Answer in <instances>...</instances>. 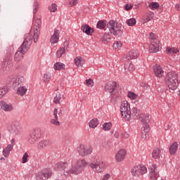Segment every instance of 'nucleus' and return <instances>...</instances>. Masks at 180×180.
I'll return each mask as SVG.
<instances>
[{"mask_svg":"<svg viewBox=\"0 0 180 180\" xmlns=\"http://www.w3.org/2000/svg\"><path fill=\"white\" fill-rule=\"evenodd\" d=\"M172 127V125L171 124H166L165 126V130H169Z\"/></svg>","mask_w":180,"mask_h":180,"instance_id":"nucleus-59","label":"nucleus"},{"mask_svg":"<svg viewBox=\"0 0 180 180\" xmlns=\"http://www.w3.org/2000/svg\"><path fill=\"white\" fill-rule=\"evenodd\" d=\"M13 149V148H12L11 145H8L4 150H3V155L6 157L9 156V154H11V151H12V150Z\"/></svg>","mask_w":180,"mask_h":180,"instance_id":"nucleus-31","label":"nucleus"},{"mask_svg":"<svg viewBox=\"0 0 180 180\" xmlns=\"http://www.w3.org/2000/svg\"><path fill=\"white\" fill-rule=\"evenodd\" d=\"M10 146H12V148H13L15 146V139H11V144Z\"/></svg>","mask_w":180,"mask_h":180,"instance_id":"nucleus-62","label":"nucleus"},{"mask_svg":"<svg viewBox=\"0 0 180 180\" xmlns=\"http://www.w3.org/2000/svg\"><path fill=\"white\" fill-rule=\"evenodd\" d=\"M75 64L76 67H82L85 64V60L81 56H77L75 58Z\"/></svg>","mask_w":180,"mask_h":180,"instance_id":"nucleus-26","label":"nucleus"},{"mask_svg":"<svg viewBox=\"0 0 180 180\" xmlns=\"http://www.w3.org/2000/svg\"><path fill=\"white\" fill-rule=\"evenodd\" d=\"M37 11H39V7H38V6H36V7L34 8V13H36V12H37Z\"/></svg>","mask_w":180,"mask_h":180,"instance_id":"nucleus-64","label":"nucleus"},{"mask_svg":"<svg viewBox=\"0 0 180 180\" xmlns=\"http://www.w3.org/2000/svg\"><path fill=\"white\" fill-rule=\"evenodd\" d=\"M124 70L127 72H133L135 70L134 65L130 61L127 62L124 65Z\"/></svg>","mask_w":180,"mask_h":180,"instance_id":"nucleus-25","label":"nucleus"},{"mask_svg":"<svg viewBox=\"0 0 180 180\" xmlns=\"http://www.w3.org/2000/svg\"><path fill=\"white\" fill-rule=\"evenodd\" d=\"M127 96L128 98H129V99L134 101V99H136L137 98V94H136L134 92L129 91L127 94Z\"/></svg>","mask_w":180,"mask_h":180,"instance_id":"nucleus-48","label":"nucleus"},{"mask_svg":"<svg viewBox=\"0 0 180 180\" xmlns=\"http://www.w3.org/2000/svg\"><path fill=\"white\" fill-rule=\"evenodd\" d=\"M133 8V6L131 4H126L125 5V11H130Z\"/></svg>","mask_w":180,"mask_h":180,"instance_id":"nucleus-58","label":"nucleus"},{"mask_svg":"<svg viewBox=\"0 0 180 180\" xmlns=\"http://www.w3.org/2000/svg\"><path fill=\"white\" fill-rule=\"evenodd\" d=\"M27 94V87L26 86H20L17 89V95L25 96Z\"/></svg>","mask_w":180,"mask_h":180,"instance_id":"nucleus-24","label":"nucleus"},{"mask_svg":"<svg viewBox=\"0 0 180 180\" xmlns=\"http://www.w3.org/2000/svg\"><path fill=\"white\" fill-rule=\"evenodd\" d=\"M8 92H9V89L8 86L0 87V99H2V98H4V96L8 94Z\"/></svg>","mask_w":180,"mask_h":180,"instance_id":"nucleus-32","label":"nucleus"},{"mask_svg":"<svg viewBox=\"0 0 180 180\" xmlns=\"http://www.w3.org/2000/svg\"><path fill=\"white\" fill-rule=\"evenodd\" d=\"M175 9H176L177 11H180V4H176L175 5Z\"/></svg>","mask_w":180,"mask_h":180,"instance_id":"nucleus-63","label":"nucleus"},{"mask_svg":"<svg viewBox=\"0 0 180 180\" xmlns=\"http://www.w3.org/2000/svg\"><path fill=\"white\" fill-rule=\"evenodd\" d=\"M109 179H110V174H106L103 177V180H109Z\"/></svg>","mask_w":180,"mask_h":180,"instance_id":"nucleus-57","label":"nucleus"},{"mask_svg":"<svg viewBox=\"0 0 180 180\" xmlns=\"http://www.w3.org/2000/svg\"><path fill=\"white\" fill-rule=\"evenodd\" d=\"M32 40H33V36H32V34H25L24 41L21 46L29 50L30 46H32Z\"/></svg>","mask_w":180,"mask_h":180,"instance_id":"nucleus-20","label":"nucleus"},{"mask_svg":"<svg viewBox=\"0 0 180 180\" xmlns=\"http://www.w3.org/2000/svg\"><path fill=\"white\" fill-rule=\"evenodd\" d=\"M103 129L105 131H108L112 129V123L110 122H105L103 124Z\"/></svg>","mask_w":180,"mask_h":180,"instance_id":"nucleus-43","label":"nucleus"},{"mask_svg":"<svg viewBox=\"0 0 180 180\" xmlns=\"http://www.w3.org/2000/svg\"><path fill=\"white\" fill-rule=\"evenodd\" d=\"M85 85L88 86V88H92L94 85V79H87L85 80Z\"/></svg>","mask_w":180,"mask_h":180,"instance_id":"nucleus-44","label":"nucleus"},{"mask_svg":"<svg viewBox=\"0 0 180 180\" xmlns=\"http://www.w3.org/2000/svg\"><path fill=\"white\" fill-rule=\"evenodd\" d=\"M70 44V42L68 41H65V42L63 43V47H62L63 49H68V46Z\"/></svg>","mask_w":180,"mask_h":180,"instance_id":"nucleus-55","label":"nucleus"},{"mask_svg":"<svg viewBox=\"0 0 180 180\" xmlns=\"http://www.w3.org/2000/svg\"><path fill=\"white\" fill-rule=\"evenodd\" d=\"M41 26V20L40 18H37L34 21V25L32 27V32L34 33L33 39L34 42L36 43L37 41V39H39V34H40V27Z\"/></svg>","mask_w":180,"mask_h":180,"instance_id":"nucleus-11","label":"nucleus"},{"mask_svg":"<svg viewBox=\"0 0 180 180\" xmlns=\"http://www.w3.org/2000/svg\"><path fill=\"white\" fill-rule=\"evenodd\" d=\"M82 30L84 33H86V34H92V33L94 32V30H92V28H91V27H89V25H84L82 27Z\"/></svg>","mask_w":180,"mask_h":180,"instance_id":"nucleus-28","label":"nucleus"},{"mask_svg":"<svg viewBox=\"0 0 180 180\" xmlns=\"http://www.w3.org/2000/svg\"><path fill=\"white\" fill-rule=\"evenodd\" d=\"M7 130L14 137L20 136L22 134V125L19 121H14L8 126Z\"/></svg>","mask_w":180,"mask_h":180,"instance_id":"nucleus-8","label":"nucleus"},{"mask_svg":"<svg viewBox=\"0 0 180 180\" xmlns=\"http://www.w3.org/2000/svg\"><path fill=\"white\" fill-rule=\"evenodd\" d=\"M63 101H64V94H63V91H58L53 100L54 103L58 105L59 103H61Z\"/></svg>","mask_w":180,"mask_h":180,"instance_id":"nucleus-23","label":"nucleus"},{"mask_svg":"<svg viewBox=\"0 0 180 180\" xmlns=\"http://www.w3.org/2000/svg\"><path fill=\"white\" fill-rule=\"evenodd\" d=\"M53 118L51 119V123L55 124V126H60V122L58 121V117L61 115V110L55 108L53 110Z\"/></svg>","mask_w":180,"mask_h":180,"instance_id":"nucleus-16","label":"nucleus"},{"mask_svg":"<svg viewBox=\"0 0 180 180\" xmlns=\"http://www.w3.org/2000/svg\"><path fill=\"white\" fill-rule=\"evenodd\" d=\"M79 155L86 157L92 154V146L89 145L80 144L77 148Z\"/></svg>","mask_w":180,"mask_h":180,"instance_id":"nucleus-10","label":"nucleus"},{"mask_svg":"<svg viewBox=\"0 0 180 180\" xmlns=\"http://www.w3.org/2000/svg\"><path fill=\"white\" fill-rule=\"evenodd\" d=\"M136 22L137 21H136V18H130L127 20V25H128V26H134Z\"/></svg>","mask_w":180,"mask_h":180,"instance_id":"nucleus-49","label":"nucleus"},{"mask_svg":"<svg viewBox=\"0 0 180 180\" xmlns=\"http://www.w3.org/2000/svg\"><path fill=\"white\" fill-rule=\"evenodd\" d=\"M107 27L110 30L111 34H113L114 36H121V34H123V30L122 29V25L117 23L115 20H110L107 24Z\"/></svg>","mask_w":180,"mask_h":180,"instance_id":"nucleus-6","label":"nucleus"},{"mask_svg":"<svg viewBox=\"0 0 180 180\" xmlns=\"http://www.w3.org/2000/svg\"><path fill=\"white\" fill-rule=\"evenodd\" d=\"M37 140H39V139L37 138V136H35L34 135L31 134L28 139V141L30 144H34V143H36Z\"/></svg>","mask_w":180,"mask_h":180,"instance_id":"nucleus-41","label":"nucleus"},{"mask_svg":"<svg viewBox=\"0 0 180 180\" xmlns=\"http://www.w3.org/2000/svg\"><path fill=\"white\" fill-rule=\"evenodd\" d=\"M151 117H150V115L148 114H141L139 115V120L141 123L143 124L141 128V138L146 139L148 137V133H150V123Z\"/></svg>","mask_w":180,"mask_h":180,"instance_id":"nucleus-3","label":"nucleus"},{"mask_svg":"<svg viewBox=\"0 0 180 180\" xmlns=\"http://www.w3.org/2000/svg\"><path fill=\"white\" fill-rule=\"evenodd\" d=\"M68 167V163L67 162H60L56 164L54 167V169L56 171H60L61 175L67 178V176H70L71 174L73 175H79V174H82L84 170L77 166V165H72V167L69 170H65V168Z\"/></svg>","mask_w":180,"mask_h":180,"instance_id":"nucleus-2","label":"nucleus"},{"mask_svg":"<svg viewBox=\"0 0 180 180\" xmlns=\"http://www.w3.org/2000/svg\"><path fill=\"white\" fill-rule=\"evenodd\" d=\"M122 46H123L122 41H117L115 43L113 44L112 47L115 50H120V49H122Z\"/></svg>","mask_w":180,"mask_h":180,"instance_id":"nucleus-42","label":"nucleus"},{"mask_svg":"<svg viewBox=\"0 0 180 180\" xmlns=\"http://www.w3.org/2000/svg\"><path fill=\"white\" fill-rule=\"evenodd\" d=\"M6 82L8 84H12L13 85H16L18 82V78L14 75H10L6 78Z\"/></svg>","mask_w":180,"mask_h":180,"instance_id":"nucleus-30","label":"nucleus"},{"mask_svg":"<svg viewBox=\"0 0 180 180\" xmlns=\"http://www.w3.org/2000/svg\"><path fill=\"white\" fill-rule=\"evenodd\" d=\"M51 79V74L45 73L44 75V82H50Z\"/></svg>","mask_w":180,"mask_h":180,"instance_id":"nucleus-46","label":"nucleus"},{"mask_svg":"<svg viewBox=\"0 0 180 180\" xmlns=\"http://www.w3.org/2000/svg\"><path fill=\"white\" fill-rule=\"evenodd\" d=\"M53 175V172L50 169H46L41 172H38L35 178L37 180H47L49 178H51Z\"/></svg>","mask_w":180,"mask_h":180,"instance_id":"nucleus-13","label":"nucleus"},{"mask_svg":"<svg viewBox=\"0 0 180 180\" xmlns=\"http://www.w3.org/2000/svg\"><path fill=\"white\" fill-rule=\"evenodd\" d=\"M127 154V151L125 149L119 150L115 155V161L117 162H122L126 158V155Z\"/></svg>","mask_w":180,"mask_h":180,"instance_id":"nucleus-17","label":"nucleus"},{"mask_svg":"<svg viewBox=\"0 0 180 180\" xmlns=\"http://www.w3.org/2000/svg\"><path fill=\"white\" fill-rule=\"evenodd\" d=\"M53 69L55 71H61L65 70V64L61 62H57L53 65Z\"/></svg>","mask_w":180,"mask_h":180,"instance_id":"nucleus-27","label":"nucleus"},{"mask_svg":"<svg viewBox=\"0 0 180 180\" xmlns=\"http://www.w3.org/2000/svg\"><path fill=\"white\" fill-rule=\"evenodd\" d=\"M153 19H154V13H150L143 19V23H147L148 22H150V20H153Z\"/></svg>","mask_w":180,"mask_h":180,"instance_id":"nucleus-40","label":"nucleus"},{"mask_svg":"<svg viewBox=\"0 0 180 180\" xmlns=\"http://www.w3.org/2000/svg\"><path fill=\"white\" fill-rule=\"evenodd\" d=\"M150 171V178L151 180H157L158 179V176H160V174L158 170L157 169V165L155 164H152L149 167Z\"/></svg>","mask_w":180,"mask_h":180,"instance_id":"nucleus-15","label":"nucleus"},{"mask_svg":"<svg viewBox=\"0 0 180 180\" xmlns=\"http://www.w3.org/2000/svg\"><path fill=\"white\" fill-rule=\"evenodd\" d=\"M0 108L4 112H12V110L14 109L13 105H12V103H8L4 100L0 101Z\"/></svg>","mask_w":180,"mask_h":180,"instance_id":"nucleus-19","label":"nucleus"},{"mask_svg":"<svg viewBox=\"0 0 180 180\" xmlns=\"http://www.w3.org/2000/svg\"><path fill=\"white\" fill-rule=\"evenodd\" d=\"M119 136H120V134L119 133L118 131H115V133H114V137L115 139H119Z\"/></svg>","mask_w":180,"mask_h":180,"instance_id":"nucleus-61","label":"nucleus"},{"mask_svg":"<svg viewBox=\"0 0 180 180\" xmlns=\"http://www.w3.org/2000/svg\"><path fill=\"white\" fill-rule=\"evenodd\" d=\"M111 146H112V143H110V141H106L104 147L105 148H110Z\"/></svg>","mask_w":180,"mask_h":180,"instance_id":"nucleus-56","label":"nucleus"},{"mask_svg":"<svg viewBox=\"0 0 180 180\" xmlns=\"http://www.w3.org/2000/svg\"><path fill=\"white\" fill-rule=\"evenodd\" d=\"M149 8L150 9H151L152 11H154L155 9H158L160 8V4L157 2H152L150 5H149Z\"/></svg>","mask_w":180,"mask_h":180,"instance_id":"nucleus-45","label":"nucleus"},{"mask_svg":"<svg viewBox=\"0 0 180 180\" xmlns=\"http://www.w3.org/2000/svg\"><path fill=\"white\" fill-rule=\"evenodd\" d=\"M49 10L50 12H57V5L56 4H52L49 7Z\"/></svg>","mask_w":180,"mask_h":180,"instance_id":"nucleus-51","label":"nucleus"},{"mask_svg":"<svg viewBox=\"0 0 180 180\" xmlns=\"http://www.w3.org/2000/svg\"><path fill=\"white\" fill-rule=\"evenodd\" d=\"M132 113L133 115H137V113H139V110L137 109V108H132Z\"/></svg>","mask_w":180,"mask_h":180,"instance_id":"nucleus-60","label":"nucleus"},{"mask_svg":"<svg viewBox=\"0 0 180 180\" xmlns=\"http://www.w3.org/2000/svg\"><path fill=\"white\" fill-rule=\"evenodd\" d=\"M60 39V31L58 30L55 29L53 31V34L51 37L50 42L51 44H56L58 43V40Z\"/></svg>","mask_w":180,"mask_h":180,"instance_id":"nucleus-22","label":"nucleus"},{"mask_svg":"<svg viewBox=\"0 0 180 180\" xmlns=\"http://www.w3.org/2000/svg\"><path fill=\"white\" fill-rule=\"evenodd\" d=\"M27 48L22 46V45L19 47L18 51L15 53L14 60L17 63L22 61L23 60V56L27 53Z\"/></svg>","mask_w":180,"mask_h":180,"instance_id":"nucleus-14","label":"nucleus"},{"mask_svg":"<svg viewBox=\"0 0 180 180\" xmlns=\"http://www.w3.org/2000/svg\"><path fill=\"white\" fill-rule=\"evenodd\" d=\"M49 141L48 140L41 141V142L39 143L38 147L41 150H44V148H46V147L49 146Z\"/></svg>","mask_w":180,"mask_h":180,"instance_id":"nucleus-36","label":"nucleus"},{"mask_svg":"<svg viewBox=\"0 0 180 180\" xmlns=\"http://www.w3.org/2000/svg\"><path fill=\"white\" fill-rule=\"evenodd\" d=\"M25 82V77H20L17 79L16 85H20V84H23Z\"/></svg>","mask_w":180,"mask_h":180,"instance_id":"nucleus-52","label":"nucleus"},{"mask_svg":"<svg viewBox=\"0 0 180 180\" xmlns=\"http://www.w3.org/2000/svg\"><path fill=\"white\" fill-rule=\"evenodd\" d=\"M160 155H161V150L156 148L152 153V157L153 158H155V160H158V158H160Z\"/></svg>","mask_w":180,"mask_h":180,"instance_id":"nucleus-33","label":"nucleus"},{"mask_svg":"<svg viewBox=\"0 0 180 180\" xmlns=\"http://www.w3.org/2000/svg\"><path fill=\"white\" fill-rule=\"evenodd\" d=\"M104 91L110 94V96L112 98H117L119 96V91L116 89V82H110L104 86Z\"/></svg>","mask_w":180,"mask_h":180,"instance_id":"nucleus-9","label":"nucleus"},{"mask_svg":"<svg viewBox=\"0 0 180 180\" xmlns=\"http://www.w3.org/2000/svg\"><path fill=\"white\" fill-rule=\"evenodd\" d=\"M27 158H29V155L27 153H25L22 156V164H26V162H27Z\"/></svg>","mask_w":180,"mask_h":180,"instance_id":"nucleus-53","label":"nucleus"},{"mask_svg":"<svg viewBox=\"0 0 180 180\" xmlns=\"http://www.w3.org/2000/svg\"><path fill=\"white\" fill-rule=\"evenodd\" d=\"M31 134L34 136L37 139H40V137H41V129H40V128H35Z\"/></svg>","mask_w":180,"mask_h":180,"instance_id":"nucleus-35","label":"nucleus"},{"mask_svg":"<svg viewBox=\"0 0 180 180\" xmlns=\"http://www.w3.org/2000/svg\"><path fill=\"white\" fill-rule=\"evenodd\" d=\"M143 174H147V167L143 165H138L131 169L133 176H140V175H143Z\"/></svg>","mask_w":180,"mask_h":180,"instance_id":"nucleus-12","label":"nucleus"},{"mask_svg":"<svg viewBox=\"0 0 180 180\" xmlns=\"http://www.w3.org/2000/svg\"><path fill=\"white\" fill-rule=\"evenodd\" d=\"M139 56L140 53H139V51H137V49H131L127 53L125 58L126 60H136V58H139Z\"/></svg>","mask_w":180,"mask_h":180,"instance_id":"nucleus-18","label":"nucleus"},{"mask_svg":"<svg viewBox=\"0 0 180 180\" xmlns=\"http://www.w3.org/2000/svg\"><path fill=\"white\" fill-rule=\"evenodd\" d=\"M101 39L104 44H106V43L110 41V35L108 34H104L103 36L101 37Z\"/></svg>","mask_w":180,"mask_h":180,"instance_id":"nucleus-39","label":"nucleus"},{"mask_svg":"<svg viewBox=\"0 0 180 180\" xmlns=\"http://www.w3.org/2000/svg\"><path fill=\"white\" fill-rule=\"evenodd\" d=\"M153 72L158 78H161L164 75V70L161 66L156 65L153 68Z\"/></svg>","mask_w":180,"mask_h":180,"instance_id":"nucleus-21","label":"nucleus"},{"mask_svg":"<svg viewBox=\"0 0 180 180\" xmlns=\"http://www.w3.org/2000/svg\"><path fill=\"white\" fill-rule=\"evenodd\" d=\"M120 112L124 120L129 121L131 119V109L130 108V103L127 101H123L121 103Z\"/></svg>","mask_w":180,"mask_h":180,"instance_id":"nucleus-7","label":"nucleus"},{"mask_svg":"<svg viewBox=\"0 0 180 180\" xmlns=\"http://www.w3.org/2000/svg\"><path fill=\"white\" fill-rule=\"evenodd\" d=\"M68 5L69 8H72V6H77V5H78V0H69Z\"/></svg>","mask_w":180,"mask_h":180,"instance_id":"nucleus-50","label":"nucleus"},{"mask_svg":"<svg viewBox=\"0 0 180 180\" xmlns=\"http://www.w3.org/2000/svg\"><path fill=\"white\" fill-rule=\"evenodd\" d=\"M178 150V142H174L169 147V153L174 155Z\"/></svg>","mask_w":180,"mask_h":180,"instance_id":"nucleus-29","label":"nucleus"},{"mask_svg":"<svg viewBox=\"0 0 180 180\" xmlns=\"http://www.w3.org/2000/svg\"><path fill=\"white\" fill-rule=\"evenodd\" d=\"M77 167L81 168L84 171V168L89 165L91 169L96 174H101L105 171V162L99 158H94L91 162H86L84 159H79L76 161Z\"/></svg>","mask_w":180,"mask_h":180,"instance_id":"nucleus-1","label":"nucleus"},{"mask_svg":"<svg viewBox=\"0 0 180 180\" xmlns=\"http://www.w3.org/2000/svg\"><path fill=\"white\" fill-rule=\"evenodd\" d=\"M149 39L150 40V45L149 47L150 53H158V51L161 50V44L160 43L157 35L153 32H150Z\"/></svg>","mask_w":180,"mask_h":180,"instance_id":"nucleus-5","label":"nucleus"},{"mask_svg":"<svg viewBox=\"0 0 180 180\" xmlns=\"http://www.w3.org/2000/svg\"><path fill=\"white\" fill-rule=\"evenodd\" d=\"M166 51L167 54H178L179 53V50L176 48H167Z\"/></svg>","mask_w":180,"mask_h":180,"instance_id":"nucleus-37","label":"nucleus"},{"mask_svg":"<svg viewBox=\"0 0 180 180\" xmlns=\"http://www.w3.org/2000/svg\"><path fill=\"white\" fill-rule=\"evenodd\" d=\"M63 54H65V48L60 47L56 51V57H57V58H60V57H63Z\"/></svg>","mask_w":180,"mask_h":180,"instance_id":"nucleus-38","label":"nucleus"},{"mask_svg":"<svg viewBox=\"0 0 180 180\" xmlns=\"http://www.w3.org/2000/svg\"><path fill=\"white\" fill-rule=\"evenodd\" d=\"M9 64H11V60H8V62L6 61V62H4V63L3 67H4V68L6 67V71H8V70H9V66H8V65H9Z\"/></svg>","mask_w":180,"mask_h":180,"instance_id":"nucleus-54","label":"nucleus"},{"mask_svg":"<svg viewBox=\"0 0 180 180\" xmlns=\"http://www.w3.org/2000/svg\"><path fill=\"white\" fill-rule=\"evenodd\" d=\"M98 124H99L98 119H93L89 122V126L91 129H96V127H98Z\"/></svg>","mask_w":180,"mask_h":180,"instance_id":"nucleus-34","label":"nucleus"},{"mask_svg":"<svg viewBox=\"0 0 180 180\" xmlns=\"http://www.w3.org/2000/svg\"><path fill=\"white\" fill-rule=\"evenodd\" d=\"M165 82L169 89L175 91L178 88V74L174 72H169L166 75Z\"/></svg>","mask_w":180,"mask_h":180,"instance_id":"nucleus-4","label":"nucleus"},{"mask_svg":"<svg viewBox=\"0 0 180 180\" xmlns=\"http://www.w3.org/2000/svg\"><path fill=\"white\" fill-rule=\"evenodd\" d=\"M105 26H106V22H105L104 20H100L97 23L98 29H105Z\"/></svg>","mask_w":180,"mask_h":180,"instance_id":"nucleus-47","label":"nucleus"}]
</instances>
